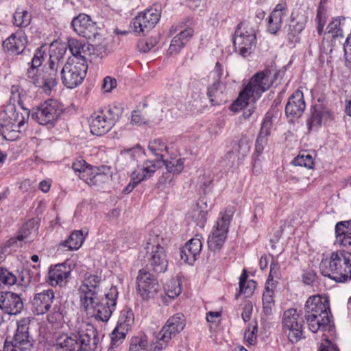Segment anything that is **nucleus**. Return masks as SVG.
<instances>
[{
    "mask_svg": "<svg viewBox=\"0 0 351 351\" xmlns=\"http://www.w3.org/2000/svg\"><path fill=\"white\" fill-rule=\"evenodd\" d=\"M104 281L101 276L86 274L78 288V294L84 311H92L96 319L105 322L116 308L119 292L116 287H112L103 293Z\"/></svg>",
    "mask_w": 351,
    "mask_h": 351,
    "instance_id": "nucleus-1",
    "label": "nucleus"
},
{
    "mask_svg": "<svg viewBox=\"0 0 351 351\" xmlns=\"http://www.w3.org/2000/svg\"><path fill=\"white\" fill-rule=\"evenodd\" d=\"M335 243L344 248L333 252L329 258L319 264L321 274L336 282L343 283L351 280V220L337 223Z\"/></svg>",
    "mask_w": 351,
    "mask_h": 351,
    "instance_id": "nucleus-2",
    "label": "nucleus"
},
{
    "mask_svg": "<svg viewBox=\"0 0 351 351\" xmlns=\"http://www.w3.org/2000/svg\"><path fill=\"white\" fill-rule=\"evenodd\" d=\"M45 51L43 47H38L32 59L29 68L27 70V77L36 87L40 88L43 92L49 95L58 84L57 73L58 68L62 64V57L50 55L48 66L38 73V68L42 65L44 60Z\"/></svg>",
    "mask_w": 351,
    "mask_h": 351,
    "instance_id": "nucleus-3",
    "label": "nucleus"
},
{
    "mask_svg": "<svg viewBox=\"0 0 351 351\" xmlns=\"http://www.w3.org/2000/svg\"><path fill=\"white\" fill-rule=\"evenodd\" d=\"M304 319L312 332L330 331L332 327L330 303L327 298L312 295L304 305Z\"/></svg>",
    "mask_w": 351,
    "mask_h": 351,
    "instance_id": "nucleus-4",
    "label": "nucleus"
},
{
    "mask_svg": "<svg viewBox=\"0 0 351 351\" xmlns=\"http://www.w3.org/2000/svg\"><path fill=\"white\" fill-rule=\"evenodd\" d=\"M277 75L276 72L272 73L268 69L256 73L232 104L230 110L236 112L247 106L250 102L254 103L263 92L269 88Z\"/></svg>",
    "mask_w": 351,
    "mask_h": 351,
    "instance_id": "nucleus-5",
    "label": "nucleus"
},
{
    "mask_svg": "<svg viewBox=\"0 0 351 351\" xmlns=\"http://www.w3.org/2000/svg\"><path fill=\"white\" fill-rule=\"evenodd\" d=\"M69 47L73 55L62 68V84L68 88H74L84 80L88 69L85 58L81 55L80 47L76 40H70Z\"/></svg>",
    "mask_w": 351,
    "mask_h": 351,
    "instance_id": "nucleus-6",
    "label": "nucleus"
},
{
    "mask_svg": "<svg viewBox=\"0 0 351 351\" xmlns=\"http://www.w3.org/2000/svg\"><path fill=\"white\" fill-rule=\"evenodd\" d=\"M29 116V111L24 115L16 110L14 105L6 106L0 123V134L7 141L18 139L25 130V123Z\"/></svg>",
    "mask_w": 351,
    "mask_h": 351,
    "instance_id": "nucleus-7",
    "label": "nucleus"
},
{
    "mask_svg": "<svg viewBox=\"0 0 351 351\" xmlns=\"http://www.w3.org/2000/svg\"><path fill=\"white\" fill-rule=\"evenodd\" d=\"M163 239L154 231L149 233L146 241L147 266L153 272L160 274L167 271L168 259L166 250L161 245Z\"/></svg>",
    "mask_w": 351,
    "mask_h": 351,
    "instance_id": "nucleus-8",
    "label": "nucleus"
},
{
    "mask_svg": "<svg viewBox=\"0 0 351 351\" xmlns=\"http://www.w3.org/2000/svg\"><path fill=\"white\" fill-rule=\"evenodd\" d=\"M234 214L233 207H228L219 213L208 238V246L214 252H219L223 246L229 230V226Z\"/></svg>",
    "mask_w": 351,
    "mask_h": 351,
    "instance_id": "nucleus-9",
    "label": "nucleus"
},
{
    "mask_svg": "<svg viewBox=\"0 0 351 351\" xmlns=\"http://www.w3.org/2000/svg\"><path fill=\"white\" fill-rule=\"evenodd\" d=\"M232 41L235 53L243 58L249 56L256 45L255 29L247 22H241L235 29Z\"/></svg>",
    "mask_w": 351,
    "mask_h": 351,
    "instance_id": "nucleus-10",
    "label": "nucleus"
},
{
    "mask_svg": "<svg viewBox=\"0 0 351 351\" xmlns=\"http://www.w3.org/2000/svg\"><path fill=\"white\" fill-rule=\"evenodd\" d=\"M122 114V109L117 106H110L90 118V132L93 135L101 136L109 132Z\"/></svg>",
    "mask_w": 351,
    "mask_h": 351,
    "instance_id": "nucleus-11",
    "label": "nucleus"
},
{
    "mask_svg": "<svg viewBox=\"0 0 351 351\" xmlns=\"http://www.w3.org/2000/svg\"><path fill=\"white\" fill-rule=\"evenodd\" d=\"M303 323L301 313L295 308H291L284 312L282 319V331L291 343H296L304 338Z\"/></svg>",
    "mask_w": 351,
    "mask_h": 351,
    "instance_id": "nucleus-12",
    "label": "nucleus"
},
{
    "mask_svg": "<svg viewBox=\"0 0 351 351\" xmlns=\"http://www.w3.org/2000/svg\"><path fill=\"white\" fill-rule=\"evenodd\" d=\"M62 111L63 106L58 101L49 99L33 108L29 115L38 123L47 125L55 122Z\"/></svg>",
    "mask_w": 351,
    "mask_h": 351,
    "instance_id": "nucleus-13",
    "label": "nucleus"
},
{
    "mask_svg": "<svg viewBox=\"0 0 351 351\" xmlns=\"http://www.w3.org/2000/svg\"><path fill=\"white\" fill-rule=\"evenodd\" d=\"M160 289L157 278L146 269H141L136 277V292L144 300L153 298Z\"/></svg>",
    "mask_w": 351,
    "mask_h": 351,
    "instance_id": "nucleus-14",
    "label": "nucleus"
},
{
    "mask_svg": "<svg viewBox=\"0 0 351 351\" xmlns=\"http://www.w3.org/2000/svg\"><path fill=\"white\" fill-rule=\"evenodd\" d=\"M161 10L160 6H154L146 9L136 16L132 23V27L136 33L148 32L154 28L160 19Z\"/></svg>",
    "mask_w": 351,
    "mask_h": 351,
    "instance_id": "nucleus-15",
    "label": "nucleus"
},
{
    "mask_svg": "<svg viewBox=\"0 0 351 351\" xmlns=\"http://www.w3.org/2000/svg\"><path fill=\"white\" fill-rule=\"evenodd\" d=\"M28 329L24 321L19 322L12 341L5 339L3 351H31L32 343L29 339Z\"/></svg>",
    "mask_w": 351,
    "mask_h": 351,
    "instance_id": "nucleus-16",
    "label": "nucleus"
},
{
    "mask_svg": "<svg viewBox=\"0 0 351 351\" xmlns=\"http://www.w3.org/2000/svg\"><path fill=\"white\" fill-rule=\"evenodd\" d=\"M71 25L74 31L87 40L95 39L99 36L96 23L85 14H80L72 21Z\"/></svg>",
    "mask_w": 351,
    "mask_h": 351,
    "instance_id": "nucleus-17",
    "label": "nucleus"
},
{
    "mask_svg": "<svg viewBox=\"0 0 351 351\" xmlns=\"http://www.w3.org/2000/svg\"><path fill=\"white\" fill-rule=\"evenodd\" d=\"M72 169L75 173H78L79 178L89 185H96L104 174L97 173L94 168L88 165L84 159L77 158L72 165Z\"/></svg>",
    "mask_w": 351,
    "mask_h": 351,
    "instance_id": "nucleus-18",
    "label": "nucleus"
},
{
    "mask_svg": "<svg viewBox=\"0 0 351 351\" xmlns=\"http://www.w3.org/2000/svg\"><path fill=\"white\" fill-rule=\"evenodd\" d=\"M55 300L54 292L51 289L44 290L34 294L31 301L32 311L37 315L49 312Z\"/></svg>",
    "mask_w": 351,
    "mask_h": 351,
    "instance_id": "nucleus-19",
    "label": "nucleus"
},
{
    "mask_svg": "<svg viewBox=\"0 0 351 351\" xmlns=\"http://www.w3.org/2000/svg\"><path fill=\"white\" fill-rule=\"evenodd\" d=\"M80 351H95L99 341L97 331L90 324H86L84 329H82L77 334Z\"/></svg>",
    "mask_w": 351,
    "mask_h": 351,
    "instance_id": "nucleus-20",
    "label": "nucleus"
},
{
    "mask_svg": "<svg viewBox=\"0 0 351 351\" xmlns=\"http://www.w3.org/2000/svg\"><path fill=\"white\" fill-rule=\"evenodd\" d=\"M306 108L304 95L302 90H295L289 98L285 106V114L291 121L299 119Z\"/></svg>",
    "mask_w": 351,
    "mask_h": 351,
    "instance_id": "nucleus-21",
    "label": "nucleus"
},
{
    "mask_svg": "<svg viewBox=\"0 0 351 351\" xmlns=\"http://www.w3.org/2000/svg\"><path fill=\"white\" fill-rule=\"evenodd\" d=\"M71 269L65 263L51 265L47 282L52 287L65 285L71 277Z\"/></svg>",
    "mask_w": 351,
    "mask_h": 351,
    "instance_id": "nucleus-22",
    "label": "nucleus"
},
{
    "mask_svg": "<svg viewBox=\"0 0 351 351\" xmlns=\"http://www.w3.org/2000/svg\"><path fill=\"white\" fill-rule=\"evenodd\" d=\"M0 308L10 315H17L23 308V303L18 294L3 292L0 294Z\"/></svg>",
    "mask_w": 351,
    "mask_h": 351,
    "instance_id": "nucleus-23",
    "label": "nucleus"
},
{
    "mask_svg": "<svg viewBox=\"0 0 351 351\" xmlns=\"http://www.w3.org/2000/svg\"><path fill=\"white\" fill-rule=\"evenodd\" d=\"M27 43V37L22 31L11 34L3 43L5 51L12 55H19L23 52Z\"/></svg>",
    "mask_w": 351,
    "mask_h": 351,
    "instance_id": "nucleus-24",
    "label": "nucleus"
},
{
    "mask_svg": "<svg viewBox=\"0 0 351 351\" xmlns=\"http://www.w3.org/2000/svg\"><path fill=\"white\" fill-rule=\"evenodd\" d=\"M165 165L167 172L163 173L158 179L160 184H166L170 182L172 180L171 173L180 174L184 169V159L181 158H170V160L162 159L160 161V165Z\"/></svg>",
    "mask_w": 351,
    "mask_h": 351,
    "instance_id": "nucleus-25",
    "label": "nucleus"
},
{
    "mask_svg": "<svg viewBox=\"0 0 351 351\" xmlns=\"http://www.w3.org/2000/svg\"><path fill=\"white\" fill-rule=\"evenodd\" d=\"M160 167L158 160H145L142 165H138L132 173L141 182L153 176L156 169Z\"/></svg>",
    "mask_w": 351,
    "mask_h": 351,
    "instance_id": "nucleus-26",
    "label": "nucleus"
},
{
    "mask_svg": "<svg viewBox=\"0 0 351 351\" xmlns=\"http://www.w3.org/2000/svg\"><path fill=\"white\" fill-rule=\"evenodd\" d=\"M56 351H80L77 337L75 334L70 335L61 334L56 339Z\"/></svg>",
    "mask_w": 351,
    "mask_h": 351,
    "instance_id": "nucleus-27",
    "label": "nucleus"
},
{
    "mask_svg": "<svg viewBox=\"0 0 351 351\" xmlns=\"http://www.w3.org/2000/svg\"><path fill=\"white\" fill-rule=\"evenodd\" d=\"M193 34V30L191 28H186L181 31L171 40L168 49L169 53L171 54L178 53L185 46Z\"/></svg>",
    "mask_w": 351,
    "mask_h": 351,
    "instance_id": "nucleus-28",
    "label": "nucleus"
},
{
    "mask_svg": "<svg viewBox=\"0 0 351 351\" xmlns=\"http://www.w3.org/2000/svg\"><path fill=\"white\" fill-rule=\"evenodd\" d=\"M225 86L221 82H215L208 88L207 95L212 106L220 105L226 101L224 94Z\"/></svg>",
    "mask_w": 351,
    "mask_h": 351,
    "instance_id": "nucleus-29",
    "label": "nucleus"
},
{
    "mask_svg": "<svg viewBox=\"0 0 351 351\" xmlns=\"http://www.w3.org/2000/svg\"><path fill=\"white\" fill-rule=\"evenodd\" d=\"M163 327L169 333L175 337L179 334L185 327V319L182 313H178L171 316L166 322Z\"/></svg>",
    "mask_w": 351,
    "mask_h": 351,
    "instance_id": "nucleus-30",
    "label": "nucleus"
},
{
    "mask_svg": "<svg viewBox=\"0 0 351 351\" xmlns=\"http://www.w3.org/2000/svg\"><path fill=\"white\" fill-rule=\"evenodd\" d=\"M271 122L269 120H264L256 141L255 152L258 154H262L265 147L267 144L268 136L270 135Z\"/></svg>",
    "mask_w": 351,
    "mask_h": 351,
    "instance_id": "nucleus-31",
    "label": "nucleus"
},
{
    "mask_svg": "<svg viewBox=\"0 0 351 351\" xmlns=\"http://www.w3.org/2000/svg\"><path fill=\"white\" fill-rule=\"evenodd\" d=\"M172 338V335L162 326L152 341V349L154 351H160L165 349Z\"/></svg>",
    "mask_w": 351,
    "mask_h": 351,
    "instance_id": "nucleus-32",
    "label": "nucleus"
},
{
    "mask_svg": "<svg viewBox=\"0 0 351 351\" xmlns=\"http://www.w3.org/2000/svg\"><path fill=\"white\" fill-rule=\"evenodd\" d=\"M328 112L322 105L315 106L311 110V117L307 120L306 124L310 130L319 128L322 124V120Z\"/></svg>",
    "mask_w": 351,
    "mask_h": 351,
    "instance_id": "nucleus-33",
    "label": "nucleus"
},
{
    "mask_svg": "<svg viewBox=\"0 0 351 351\" xmlns=\"http://www.w3.org/2000/svg\"><path fill=\"white\" fill-rule=\"evenodd\" d=\"M134 323V316L132 310L122 311L119 318L117 328V330L127 332L132 329Z\"/></svg>",
    "mask_w": 351,
    "mask_h": 351,
    "instance_id": "nucleus-34",
    "label": "nucleus"
},
{
    "mask_svg": "<svg viewBox=\"0 0 351 351\" xmlns=\"http://www.w3.org/2000/svg\"><path fill=\"white\" fill-rule=\"evenodd\" d=\"M308 17L306 14L299 10H294L291 14L288 27L301 33L305 29Z\"/></svg>",
    "mask_w": 351,
    "mask_h": 351,
    "instance_id": "nucleus-35",
    "label": "nucleus"
},
{
    "mask_svg": "<svg viewBox=\"0 0 351 351\" xmlns=\"http://www.w3.org/2000/svg\"><path fill=\"white\" fill-rule=\"evenodd\" d=\"M32 15L25 8L18 7L13 14V24L19 27H26L31 22Z\"/></svg>",
    "mask_w": 351,
    "mask_h": 351,
    "instance_id": "nucleus-36",
    "label": "nucleus"
},
{
    "mask_svg": "<svg viewBox=\"0 0 351 351\" xmlns=\"http://www.w3.org/2000/svg\"><path fill=\"white\" fill-rule=\"evenodd\" d=\"M84 239L85 236H84L82 230H74L68 239L63 243V245L71 250H76L81 247Z\"/></svg>",
    "mask_w": 351,
    "mask_h": 351,
    "instance_id": "nucleus-37",
    "label": "nucleus"
},
{
    "mask_svg": "<svg viewBox=\"0 0 351 351\" xmlns=\"http://www.w3.org/2000/svg\"><path fill=\"white\" fill-rule=\"evenodd\" d=\"M149 150L161 161L165 157V154H169V148L160 139H155L149 142Z\"/></svg>",
    "mask_w": 351,
    "mask_h": 351,
    "instance_id": "nucleus-38",
    "label": "nucleus"
},
{
    "mask_svg": "<svg viewBox=\"0 0 351 351\" xmlns=\"http://www.w3.org/2000/svg\"><path fill=\"white\" fill-rule=\"evenodd\" d=\"M345 21L344 17L333 18L329 23L326 29V34H330L333 38L337 37H343V30L341 28L342 21Z\"/></svg>",
    "mask_w": 351,
    "mask_h": 351,
    "instance_id": "nucleus-39",
    "label": "nucleus"
},
{
    "mask_svg": "<svg viewBox=\"0 0 351 351\" xmlns=\"http://www.w3.org/2000/svg\"><path fill=\"white\" fill-rule=\"evenodd\" d=\"M47 317L50 324H60L64 322V307L60 303L55 304Z\"/></svg>",
    "mask_w": 351,
    "mask_h": 351,
    "instance_id": "nucleus-40",
    "label": "nucleus"
},
{
    "mask_svg": "<svg viewBox=\"0 0 351 351\" xmlns=\"http://www.w3.org/2000/svg\"><path fill=\"white\" fill-rule=\"evenodd\" d=\"M165 292L166 295L170 298H175L178 296L182 291L181 281L178 278L171 279L168 280L165 287Z\"/></svg>",
    "mask_w": 351,
    "mask_h": 351,
    "instance_id": "nucleus-41",
    "label": "nucleus"
},
{
    "mask_svg": "<svg viewBox=\"0 0 351 351\" xmlns=\"http://www.w3.org/2000/svg\"><path fill=\"white\" fill-rule=\"evenodd\" d=\"M147 337L144 334H140L131 339L128 351H147Z\"/></svg>",
    "mask_w": 351,
    "mask_h": 351,
    "instance_id": "nucleus-42",
    "label": "nucleus"
},
{
    "mask_svg": "<svg viewBox=\"0 0 351 351\" xmlns=\"http://www.w3.org/2000/svg\"><path fill=\"white\" fill-rule=\"evenodd\" d=\"M292 164L295 166L304 167L308 169H313L314 160L311 154L304 151L300 152L293 160Z\"/></svg>",
    "mask_w": 351,
    "mask_h": 351,
    "instance_id": "nucleus-43",
    "label": "nucleus"
},
{
    "mask_svg": "<svg viewBox=\"0 0 351 351\" xmlns=\"http://www.w3.org/2000/svg\"><path fill=\"white\" fill-rule=\"evenodd\" d=\"M145 152L141 145L136 144L131 148H125L121 151V155L125 158H129L133 160H137Z\"/></svg>",
    "mask_w": 351,
    "mask_h": 351,
    "instance_id": "nucleus-44",
    "label": "nucleus"
},
{
    "mask_svg": "<svg viewBox=\"0 0 351 351\" xmlns=\"http://www.w3.org/2000/svg\"><path fill=\"white\" fill-rule=\"evenodd\" d=\"M17 282L16 276L8 269L0 267V285L11 286Z\"/></svg>",
    "mask_w": 351,
    "mask_h": 351,
    "instance_id": "nucleus-45",
    "label": "nucleus"
},
{
    "mask_svg": "<svg viewBox=\"0 0 351 351\" xmlns=\"http://www.w3.org/2000/svg\"><path fill=\"white\" fill-rule=\"evenodd\" d=\"M191 250V254H193L195 260L196 261L199 257L202 248V243L200 239L195 237L191 239L186 244Z\"/></svg>",
    "mask_w": 351,
    "mask_h": 351,
    "instance_id": "nucleus-46",
    "label": "nucleus"
},
{
    "mask_svg": "<svg viewBox=\"0 0 351 351\" xmlns=\"http://www.w3.org/2000/svg\"><path fill=\"white\" fill-rule=\"evenodd\" d=\"M287 12V5L285 2H281L277 4L269 15L270 18H272L276 21L282 23V19L286 15Z\"/></svg>",
    "mask_w": 351,
    "mask_h": 351,
    "instance_id": "nucleus-47",
    "label": "nucleus"
},
{
    "mask_svg": "<svg viewBox=\"0 0 351 351\" xmlns=\"http://www.w3.org/2000/svg\"><path fill=\"white\" fill-rule=\"evenodd\" d=\"M262 302L264 314L267 316L271 315L274 306V295L267 291L266 294H263Z\"/></svg>",
    "mask_w": 351,
    "mask_h": 351,
    "instance_id": "nucleus-48",
    "label": "nucleus"
},
{
    "mask_svg": "<svg viewBox=\"0 0 351 351\" xmlns=\"http://www.w3.org/2000/svg\"><path fill=\"white\" fill-rule=\"evenodd\" d=\"M127 334V332H123L122 330L121 331L117 330V328L115 327L110 335L111 342L110 347L111 348L118 347L123 343Z\"/></svg>",
    "mask_w": 351,
    "mask_h": 351,
    "instance_id": "nucleus-49",
    "label": "nucleus"
},
{
    "mask_svg": "<svg viewBox=\"0 0 351 351\" xmlns=\"http://www.w3.org/2000/svg\"><path fill=\"white\" fill-rule=\"evenodd\" d=\"M32 223H27L23 225L21 228L19 234L15 238H12L10 240V243H14L16 242V241H28L29 235L31 234V231L29 230V227L31 226Z\"/></svg>",
    "mask_w": 351,
    "mask_h": 351,
    "instance_id": "nucleus-50",
    "label": "nucleus"
},
{
    "mask_svg": "<svg viewBox=\"0 0 351 351\" xmlns=\"http://www.w3.org/2000/svg\"><path fill=\"white\" fill-rule=\"evenodd\" d=\"M300 32L287 27L286 39L289 45L294 47L295 45L300 41Z\"/></svg>",
    "mask_w": 351,
    "mask_h": 351,
    "instance_id": "nucleus-51",
    "label": "nucleus"
},
{
    "mask_svg": "<svg viewBox=\"0 0 351 351\" xmlns=\"http://www.w3.org/2000/svg\"><path fill=\"white\" fill-rule=\"evenodd\" d=\"M256 281L251 280H248L245 285H243L242 287L239 286V292L241 293H243L245 297L249 298L250 297L256 288Z\"/></svg>",
    "mask_w": 351,
    "mask_h": 351,
    "instance_id": "nucleus-52",
    "label": "nucleus"
},
{
    "mask_svg": "<svg viewBox=\"0 0 351 351\" xmlns=\"http://www.w3.org/2000/svg\"><path fill=\"white\" fill-rule=\"evenodd\" d=\"M38 280V274L34 275L30 274L28 268H24L21 271L20 281L24 285H28L31 281Z\"/></svg>",
    "mask_w": 351,
    "mask_h": 351,
    "instance_id": "nucleus-53",
    "label": "nucleus"
},
{
    "mask_svg": "<svg viewBox=\"0 0 351 351\" xmlns=\"http://www.w3.org/2000/svg\"><path fill=\"white\" fill-rule=\"evenodd\" d=\"M156 44V40L153 38L142 40L138 42V47L139 51L143 53L148 52L152 49Z\"/></svg>",
    "mask_w": 351,
    "mask_h": 351,
    "instance_id": "nucleus-54",
    "label": "nucleus"
},
{
    "mask_svg": "<svg viewBox=\"0 0 351 351\" xmlns=\"http://www.w3.org/2000/svg\"><path fill=\"white\" fill-rule=\"evenodd\" d=\"M149 120L146 119L141 111L134 110L131 117V123L137 126L148 123Z\"/></svg>",
    "mask_w": 351,
    "mask_h": 351,
    "instance_id": "nucleus-55",
    "label": "nucleus"
},
{
    "mask_svg": "<svg viewBox=\"0 0 351 351\" xmlns=\"http://www.w3.org/2000/svg\"><path fill=\"white\" fill-rule=\"evenodd\" d=\"M317 351H339L337 345L328 339V337H324L319 344Z\"/></svg>",
    "mask_w": 351,
    "mask_h": 351,
    "instance_id": "nucleus-56",
    "label": "nucleus"
},
{
    "mask_svg": "<svg viewBox=\"0 0 351 351\" xmlns=\"http://www.w3.org/2000/svg\"><path fill=\"white\" fill-rule=\"evenodd\" d=\"M189 248L184 245V246L180 250V258L185 263L192 265L195 261V258L193 254H191V250Z\"/></svg>",
    "mask_w": 351,
    "mask_h": 351,
    "instance_id": "nucleus-57",
    "label": "nucleus"
},
{
    "mask_svg": "<svg viewBox=\"0 0 351 351\" xmlns=\"http://www.w3.org/2000/svg\"><path fill=\"white\" fill-rule=\"evenodd\" d=\"M213 72L217 77V80H216V82H221V79L223 77L226 78L228 76V71L224 70L223 66L219 62H216Z\"/></svg>",
    "mask_w": 351,
    "mask_h": 351,
    "instance_id": "nucleus-58",
    "label": "nucleus"
},
{
    "mask_svg": "<svg viewBox=\"0 0 351 351\" xmlns=\"http://www.w3.org/2000/svg\"><path fill=\"white\" fill-rule=\"evenodd\" d=\"M282 23L276 21L270 16L267 19V31L271 34H276L281 28Z\"/></svg>",
    "mask_w": 351,
    "mask_h": 351,
    "instance_id": "nucleus-59",
    "label": "nucleus"
},
{
    "mask_svg": "<svg viewBox=\"0 0 351 351\" xmlns=\"http://www.w3.org/2000/svg\"><path fill=\"white\" fill-rule=\"evenodd\" d=\"M117 86V80L110 76H107L104 79L102 88L106 92H110Z\"/></svg>",
    "mask_w": 351,
    "mask_h": 351,
    "instance_id": "nucleus-60",
    "label": "nucleus"
},
{
    "mask_svg": "<svg viewBox=\"0 0 351 351\" xmlns=\"http://www.w3.org/2000/svg\"><path fill=\"white\" fill-rule=\"evenodd\" d=\"M213 182V177L210 173H204L199 177V183L206 190Z\"/></svg>",
    "mask_w": 351,
    "mask_h": 351,
    "instance_id": "nucleus-61",
    "label": "nucleus"
},
{
    "mask_svg": "<svg viewBox=\"0 0 351 351\" xmlns=\"http://www.w3.org/2000/svg\"><path fill=\"white\" fill-rule=\"evenodd\" d=\"M316 274L313 270L305 271L302 274V282L307 285H311L315 282Z\"/></svg>",
    "mask_w": 351,
    "mask_h": 351,
    "instance_id": "nucleus-62",
    "label": "nucleus"
},
{
    "mask_svg": "<svg viewBox=\"0 0 351 351\" xmlns=\"http://www.w3.org/2000/svg\"><path fill=\"white\" fill-rule=\"evenodd\" d=\"M141 182L132 173L130 175V180L128 184L123 189V193L128 194L133 191V189L138 186Z\"/></svg>",
    "mask_w": 351,
    "mask_h": 351,
    "instance_id": "nucleus-63",
    "label": "nucleus"
},
{
    "mask_svg": "<svg viewBox=\"0 0 351 351\" xmlns=\"http://www.w3.org/2000/svg\"><path fill=\"white\" fill-rule=\"evenodd\" d=\"M252 311V306L249 304L247 305H245L243 308V312L241 313V317L243 320L245 322H248L251 318Z\"/></svg>",
    "mask_w": 351,
    "mask_h": 351,
    "instance_id": "nucleus-64",
    "label": "nucleus"
}]
</instances>
